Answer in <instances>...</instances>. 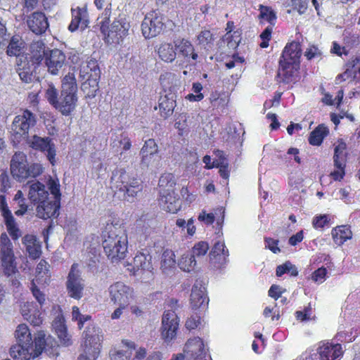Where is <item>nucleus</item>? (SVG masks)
Listing matches in <instances>:
<instances>
[{"label":"nucleus","instance_id":"2eb2a0df","mask_svg":"<svg viewBox=\"0 0 360 360\" xmlns=\"http://www.w3.org/2000/svg\"><path fill=\"white\" fill-rule=\"evenodd\" d=\"M129 28V24L123 19L114 21L107 34L105 32L104 25L101 26L102 32L104 33L105 41L108 44H119L127 34Z\"/></svg>","mask_w":360,"mask_h":360},{"label":"nucleus","instance_id":"8fccbe9b","mask_svg":"<svg viewBox=\"0 0 360 360\" xmlns=\"http://www.w3.org/2000/svg\"><path fill=\"white\" fill-rule=\"evenodd\" d=\"M47 186L51 195L53 196V200H58L60 202L61 194L60 191L59 180L58 179H53L50 176L47 181Z\"/></svg>","mask_w":360,"mask_h":360},{"label":"nucleus","instance_id":"c756f323","mask_svg":"<svg viewBox=\"0 0 360 360\" xmlns=\"http://www.w3.org/2000/svg\"><path fill=\"white\" fill-rule=\"evenodd\" d=\"M131 266L132 269H131L130 271H133L134 274H136L139 271H151L153 269L151 256L143 252H139L134 257Z\"/></svg>","mask_w":360,"mask_h":360},{"label":"nucleus","instance_id":"aec40b11","mask_svg":"<svg viewBox=\"0 0 360 360\" xmlns=\"http://www.w3.org/2000/svg\"><path fill=\"white\" fill-rule=\"evenodd\" d=\"M0 210L4 217L8 232L13 240L18 239L21 236L20 231L8 207L5 196L2 195H0Z\"/></svg>","mask_w":360,"mask_h":360},{"label":"nucleus","instance_id":"603ef678","mask_svg":"<svg viewBox=\"0 0 360 360\" xmlns=\"http://www.w3.org/2000/svg\"><path fill=\"white\" fill-rule=\"evenodd\" d=\"M45 98L49 103L56 108L59 101V98L58 91L52 84H49L46 89Z\"/></svg>","mask_w":360,"mask_h":360},{"label":"nucleus","instance_id":"864d4df0","mask_svg":"<svg viewBox=\"0 0 360 360\" xmlns=\"http://www.w3.org/2000/svg\"><path fill=\"white\" fill-rule=\"evenodd\" d=\"M176 81V75L172 72H165L160 77V84L165 91L167 89L170 90Z\"/></svg>","mask_w":360,"mask_h":360},{"label":"nucleus","instance_id":"dca6fc26","mask_svg":"<svg viewBox=\"0 0 360 360\" xmlns=\"http://www.w3.org/2000/svg\"><path fill=\"white\" fill-rule=\"evenodd\" d=\"M27 156L22 152L15 153L11 160L10 170L13 177L18 181H23L27 179Z\"/></svg>","mask_w":360,"mask_h":360},{"label":"nucleus","instance_id":"bf43d9fd","mask_svg":"<svg viewBox=\"0 0 360 360\" xmlns=\"http://www.w3.org/2000/svg\"><path fill=\"white\" fill-rule=\"evenodd\" d=\"M43 172L42 166L39 163H32L27 165V179L28 177H36Z\"/></svg>","mask_w":360,"mask_h":360},{"label":"nucleus","instance_id":"3c124183","mask_svg":"<svg viewBox=\"0 0 360 360\" xmlns=\"http://www.w3.org/2000/svg\"><path fill=\"white\" fill-rule=\"evenodd\" d=\"M198 41L202 47L207 49L213 43V34L209 30H203L198 35Z\"/></svg>","mask_w":360,"mask_h":360},{"label":"nucleus","instance_id":"37998d69","mask_svg":"<svg viewBox=\"0 0 360 360\" xmlns=\"http://www.w3.org/2000/svg\"><path fill=\"white\" fill-rule=\"evenodd\" d=\"M176 264L175 255L173 251L166 250L163 252L161 260V269L163 272L166 273L167 271L174 267Z\"/></svg>","mask_w":360,"mask_h":360},{"label":"nucleus","instance_id":"393cba45","mask_svg":"<svg viewBox=\"0 0 360 360\" xmlns=\"http://www.w3.org/2000/svg\"><path fill=\"white\" fill-rule=\"evenodd\" d=\"M30 30L36 34H41L46 32L49 27L46 17L42 12H34L27 20Z\"/></svg>","mask_w":360,"mask_h":360},{"label":"nucleus","instance_id":"052dcab7","mask_svg":"<svg viewBox=\"0 0 360 360\" xmlns=\"http://www.w3.org/2000/svg\"><path fill=\"white\" fill-rule=\"evenodd\" d=\"M111 360H129L131 353L122 350H112L110 353Z\"/></svg>","mask_w":360,"mask_h":360},{"label":"nucleus","instance_id":"de8ad7c7","mask_svg":"<svg viewBox=\"0 0 360 360\" xmlns=\"http://www.w3.org/2000/svg\"><path fill=\"white\" fill-rule=\"evenodd\" d=\"M111 146L113 148L122 146V150L127 151L131 148V142L130 139L124 134H122L120 136H116L111 143Z\"/></svg>","mask_w":360,"mask_h":360},{"label":"nucleus","instance_id":"39448f33","mask_svg":"<svg viewBox=\"0 0 360 360\" xmlns=\"http://www.w3.org/2000/svg\"><path fill=\"white\" fill-rule=\"evenodd\" d=\"M302 49L299 42L288 44L282 53L279 64L278 75L289 80L300 67Z\"/></svg>","mask_w":360,"mask_h":360},{"label":"nucleus","instance_id":"680f3d73","mask_svg":"<svg viewBox=\"0 0 360 360\" xmlns=\"http://www.w3.org/2000/svg\"><path fill=\"white\" fill-rule=\"evenodd\" d=\"M292 6L300 14H303L307 9L309 0H291Z\"/></svg>","mask_w":360,"mask_h":360},{"label":"nucleus","instance_id":"a878e982","mask_svg":"<svg viewBox=\"0 0 360 360\" xmlns=\"http://www.w3.org/2000/svg\"><path fill=\"white\" fill-rule=\"evenodd\" d=\"M52 327L60 339L61 344L65 346H69L72 344L71 339L67 332L65 319L60 311L57 312L53 321Z\"/></svg>","mask_w":360,"mask_h":360},{"label":"nucleus","instance_id":"c03bdc74","mask_svg":"<svg viewBox=\"0 0 360 360\" xmlns=\"http://www.w3.org/2000/svg\"><path fill=\"white\" fill-rule=\"evenodd\" d=\"M259 18L260 19L267 21L271 25H275L277 16L276 12L271 7L260 4L259 6Z\"/></svg>","mask_w":360,"mask_h":360},{"label":"nucleus","instance_id":"f3484780","mask_svg":"<svg viewBox=\"0 0 360 360\" xmlns=\"http://www.w3.org/2000/svg\"><path fill=\"white\" fill-rule=\"evenodd\" d=\"M341 345L330 342H321L314 354L315 359L319 360H338L342 356Z\"/></svg>","mask_w":360,"mask_h":360},{"label":"nucleus","instance_id":"58836bf2","mask_svg":"<svg viewBox=\"0 0 360 360\" xmlns=\"http://www.w3.org/2000/svg\"><path fill=\"white\" fill-rule=\"evenodd\" d=\"M85 11H82L79 8L76 9H72V20L68 27V29L71 32H74L81 26V28L84 30L86 26V20L84 19Z\"/></svg>","mask_w":360,"mask_h":360},{"label":"nucleus","instance_id":"412c9836","mask_svg":"<svg viewBox=\"0 0 360 360\" xmlns=\"http://www.w3.org/2000/svg\"><path fill=\"white\" fill-rule=\"evenodd\" d=\"M229 250L223 241H217L210 253V259L214 268L221 269L228 262Z\"/></svg>","mask_w":360,"mask_h":360},{"label":"nucleus","instance_id":"6e6552de","mask_svg":"<svg viewBox=\"0 0 360 360\" xmlns=\"http://www.w3.org/2000/svg\"><path fill=\"white\" fill-rule=\"evenodd\" d=\"M65 285L67 293L70 297L78 300L83 297L85 285L77 264L72 265L67 277Z\"/></svg>","mask_w":360,"mask_h":360},{"label":"nucleus","instance_id":"f704fd0d","mask_svg":"<svg viewBox=\"0 0 360 360\" xmlns=\"http://www.w3.org/2000/svg\"><path fill=\"white\" fill-rule=\"evenodd\" d=\"M176 106L174 96L172 94L161 96L159 101V108L161 116L164 118L169 117Z\"/></svg>","mask_w":360,"mask_h":360},{"label":"nucleus","instance_id":"49530a36","mask_svg":"<svg viewBox=\"0 0 360 360\" xmlns=\"http://www.w3.org/2000/svg\"><path fill=\"white\" fill-rule=\"evenodd\" d=\"M45 333L43 331L37 333V336L34 338L33 341V354L34 357H37L41 354L42 351L45 348L46 340Z\"/></svg>","mask_w":360,"mask_h":360},{"label":"nucleus","instance_id":"1a4fd4ad","mask_svg":"<svg viewBox=\"0 0 360 360\" xmlns=\"http://www.w3.org/2000/svg\"><path fill=\"white\" fill-rule=\"evenodd\" d=\"M141 166L142 168L156 169L160 166V157L158 155V147L154 139L145 141L141 149Z\"/></svg>","mask_w":360,"mask_h":360},{"label":"nucleus","instance_id":"e2e57ef3","mask_svg":"<svg viewBox=\"0 0 360 360\" xmlns=\"http://www.w3.org/2000/svg\"><path fill=\"white\" fill-rule=\"evenodd\" d=\"M326 268H319L313 273L311 279L316 283H322L326 280Z\"/></svg>","mask_w":360,"mask_h":360},{"label":"nucleus","instance_id":"a211bd4d","mask_svg":"<svg viewBox=\"0 0 360 360\" xmlns=\"http://www.w3.org/2000/svg\"><path fill=\"white\" fill-rule=\"evenodd\" d=\"M186 358L188 360H205L207 352L200 338L189 339L184 349Z\"/></svg>","mask_w":360,"mask_h":360},{"label":"nucleus","instance_id":"4c0bfd02","mask_svg":"<svg viewBox=\"0 0 360 360\" xmlns=\"http://www.w3.org/2000/svg\"><path fill=\"white\" fill-rule=\"evenodd\" d=\"M332 236L335 244L342 245L347 240L352 238V233L347 226H339L333 229Z\"/></svg>","mask_w":360,"mask_h":360},{"label":"nucleus","instance_id":"423d86ee","mask_svg":"<svg viewBox=\"0 0 360 360\" xmlns=\"http://www.w3.org/2000/svg\"><path fill=\"white\" fill-rule=\"evenodd\" d=\"M37 123L36 115L28 110H23L13 119L10 128V134L14 141L19 143L27 138L29 131Z\"/></svg>","mask_w":360,"mask_h":360},{"label":"nucleus","instance_id":"a18cd8bd","mask_svg":"<svg viewBox=\"0 0 360 360\" xmlns=\"http://www.w3.org/2000/svg\"><path fill=\"white\" fill-rule=\"evenodd\" d=\"M22 41L19 36H13L8 45L7 54L10 56H18L22 47Z\"/></svg>","mask_w":360,"mask_h":360},{"label":"nucleus","instance_id":"9b49d317","mask_svg":"<svg viewBox=\"0 0 360 360\" xmlns=\"http://www.w3.org/2000/svg\"><path fill=\"white\" fill-rule=\"evenodd\" d=\"M163 27L162 15L153 11L147 13L141 24V31L143 37L150 39L159 34Z\"/></svg>","mask_w":360,"mask_h":360},{"label":"nucleus","instance_id":"69168bd1","mask_svg":"<svg viewBox=\"0 0 360 360\" xmlns=\"http://www.w3.org/2000/svg\"><path fill=\"white\" fill-rule=\"evenodd\" d=\"M272 26H268L260 34V37L262 39L260 46L262 48H266L269 46V41L271 39Z\"/></svg>","mask_w":360,"mask_h":360},{"label":"nucleus","instance_id":"79ce46f5","mask_svg":"<svg viewBox=\"0 0 360 360\" xmlns=\"http://www.w3.org/2000/svg\"><path fill=\"white\" fill-rule=\"evenodd\" d=\"M197 261L191 253H186L181 256L179 261L178 265L179 268L187 272H191L195 269Z\"/></svg>","mask_w":360,"mask_h":360},{"label":"nucleus","instance_id":"7ed1b4c3","mask_svg":"<svg viewBox=\"0 0 360 360\" xmlns=\"http://www.w3.org/2000/svg\"><path fill=\"white\" fill-rule=\"evenodd\" d=\"M82 352L77 360H96L100 354L103 333L101 328L94 325L86 328L82 335Z\"/></svg>","mask_w":360,"mask_h":360},{"label":"nucleus","instance_id":"5fc2aeb1","mask_svg":"<svg viewBox=\"0 0 360 360\" xmlns=\"http://www.w3.org/2000/svg\"><path fill=\"white\" fill-rule=\"evenodd\" d=\"M176 225L181 228L182 231L186 229V233L189 236H193L195 232V227L193 225V219L192 218L189 219L187 221L184 219H178L176 221Z\"/></svg>","mask_w":360,"mask_h":360},{"label":"nucleus","instance_id":"4468645a","mask_svg":"<svg viewBox=\"0 0 360 360\" xmlns=\"http://www.w3.org/2000/svg\"><path fill=\"white\" fill-rule=\"evenodd\" d=\"M177 60L179 66H184L185 63L191 64V60L195 61L198 55L195 51L193 44L187 39H181L174 41Z\"/></svg>","mask_w":360,"mask_h":360},{"label":"nucleus","instance_id":"bb28decb","mask_svg":"<svg viewBox=\"0 0 360 360\" xmlns=\"http://www.w3.org/2000/svg\"><path fill=\"white\" fill-rule=\"evenodd\" d=\"M160 205L168 212L176 213L181 208V201L175 191L160 195Z\"/></svg>","mask_w":360,"mask_h":360},{"label":"nucleus","instance_id":"338daca9","mask_svg":"<svg viewBox=\"0 0 360 360\" xmlns=\"http://www.w3.org/2000/svg\"><path fill=\"white\" fill-rule=\"evenodd\" d=\"M329 220L328 215L323 214L316 216L313 219V226L316 229L323 228L327 224Z\"/></svg>","mask_w":360,"mask_h":360},{"label":"nucleus","instance_id":"a19ab883","mask_svg":"<svg viewBox=\"0 0 360 360\" xmlns=\"http://www.w3.org/2000/svg\"><path fill=\"white\" fill-rule=\"evenodd\" d=\"M328 134V129L323 125H319L310 134L309 142L313 146H319Z\"/></svg>","mask_w":360,"mask_h":360},{"label":"nucleus","instance_id":"7c9ffc66","mask_svg":"<svg viewBox=\"0 0 360 360\" xmlns=\"http://www.w3.org/2000/svg\"><path fill=\"white\" fill-rule=\"evenodd\" d=\"M30 52L32 60L37 64H39L49 53L45 44L41 40L34 41L31 44Z\"/></svg>","mask_w":360,"mask_h":360},{"label":"nucleus","instance_id":"f03ea898","mask_svg":"<svg viewBox=\"0 0 360 360\" xmlns=\"http://www.w3.org/2000/svg\"><path fill=\"white\" fill-rule=\"evenodd\" d=\"M110 187L115 193H122L128 201L131 202L143 188L139 179L131 176L125 169L121 168L112 172Z\"/></svg>","mask_w":360,"mask_h":360},{"label":"nucleus","instance_id":"e433bc0d","mask_svg":"<svg viewBox=\"0 0 360 360\" xmlns=\"http://www.w3.org/2000/svg\"><path fill=\"white\" fill-rule=\"evenodd\" d=\"M15 338L18 344L33 346L31 332L26 324H20L15 331Z\"/></svg>","mask_w":360,"mask_h":360},{"label":"nucleus","instance_id":"5701e85b","mask_svg":"<svg viewBox=\"0 0 360 360\" xmlns=\"http://www.w3.org/2000/svg\"><path fill=\"white\" fill-rule=\"evenodd\" d=\"M60 202L49 198L38 203L36 208L37 216L39 218L46 219L51 217H56L58 215Z\"/></svg>","mask_w":360,"mask_h":360},{"label":"nucleus","instance_id":"9d476101","mask_svg":"<svg viewBox=\"0 0 360 360\" xmlns=\"http://www.w3.org/2000/svg\"><path fill=\"white\" fill-rule=\"evenodd\" d=\"M108 291L110 300L113 304H129L134 297V289L120 281L111 284Z\"/></svg>","mask_w":360,"mask_h":360},{"label":"nucleus","instance_id":"6e6d98bb","mask_svg":"<svg viewBox=\"0 0 360 360\" xmlns=\"http://www.w3.org/2000/svg\"><path fill=\"white\" fill-rule=\"evenodd\" d=\"M208 250V243L204 241H200L194 245L191 253L193 255L195 258H199L202 256L205 255Z\"/></svg>","mask_w":360,"mask_h":360},{"label":"nucleus","instance_id":"2f4dec72","mask_svg":"<svg viewBox=\"0 0 360 360\" xmlns=\"http://www.w3.org/2000/svg\"><path fill=\"white\" fill-rule=\"evenodd\" d=\"M22 243L26 248L30 257L37 259L40 257L41 253V245L37 240L36 236L33 235H26L22 238Z\"/></svg>","mask_w":360,"mask_h":360},{"label":"nucleus","instance_id":"4d7b16f0","mask_svg":"<svg viewBox=\"0 0 360 360\" xmlns=\"http://www.w3.org/2000/svg\"><path fill=\"white\" fill-rule=\"evenodd\" d=\"M334 166L335 167V169L330 173V176L335 181H340L341 179H343L345 174V163H341L340 165V163L336 164L334 162Z\"/></svg>","mask_w":360,"mask_h":360},{"label":"nucleus","instance_id":"20e7f679","mask_svg":"<svg viewBox=\"0 0 360 360\" xmlns=\"http://www.w3.org/2000/svg\"><path fill=\"white\" fill-rule=\"evenodd\" d=\"M77 85L74 73L69 72L62 80V90L56 109L63 115H69L75 108L77 101Z\"/></svg>","mask_w":360,"mask_h":360},{"label":"nucleus","instance_id":"13d9d810","mask_svg":"<svg viewBox=\"0 0 360 360\" xmlns=\"http://www.w3.org/2000/svg\"><path fill=\"white\" fill-rule=\"evenodd\" d=\"M200 323L201 321L200 316L197 314H195L191 315L186 319L185 323V327L188 330H191L197 328L200 325Z\"/></svg>","mask_w":360,"mask_h":360},{"label":"nucleus","instance_id":"cd10ccee","mask_svg":"<svg viewBox=\"0 0 360 360\" xmlns=\"http://www.w3.org/2000/svg\"><path fill=\"white\" fill-rule=\"evenodd\" d=\"M79 75L83 79L96 81L100 76V70L97 60L90 58L83 62L79 68Z\"/></svg>","mask_w":360,"mask_h":360},{"label":"nucleus","instance_id":"f8f14e48","mask_svg":"<svg viewBox=\"0 0 360 360\" xmlns=\"http://www.w3.org/2000/svg\"><path fill=\"white\" fill-rule=\"evenodd\" d=\"M27 143L30 148L45 152L48 160L52 165H55L56 150L55 144L51 141L50 138H42L37 135H34L32 137H27Z\"/></svg>","mask_w":360,"mask_h":360},{"label":"nucleus","instance_id":"ea45409f","mask_svg":"<svg viewBox=\"0 0 360 360\" xmlns=\"http://www.w3.org/2000/svg\"><path fill=\"white\" fill-rule=\"evenodd\" d=\"M158 53L161 60L167 63H172L176 58V48L169 43L162 44L158 49Z\"/></svg>","mask_w":360,"mask_h":360},{"label":"nucleus","instance_id":"774afa93","mask_svg":"<svg viewBox=\"0 0 360 360\" xmlns=\"http://www.w3.org/2000/svg\"><path fill=\"white\" fill-rule=\"evenodd\" d=\"M278 240H274L271 238H265V247L269 249L272 252L277 254L281 252L280 248L278 246Z\"/></svg>","mask_w":360,"mask_h":360},{"label":"nucleus","instance_id":"0e129e2a","mask_svg":"<svg viewBox=\"0 0 360 360\" xmlns=\"http://www.w3.org/2000/svg\"><path fill=\"white\" fill-rule=\"evenodd\" d=\"M31 290L35 299L37 302L42 305L46 301L45 295L41 292L37 287L34 281H32L31 283Z\"/></svg>","mask_w":360,"mask_h":360},{"label":"nucleus","instance_id":"0eeeda50","mask_svg":"<svg viewBox=\"0 0 360 360\" xmlns=\"http://www.w3.org/2000/svg\"><path fill=\"white\" fill-rule=\"evenodd\" d=\"M0 261L3 274L6 277L13 276L17 272V264L15 261L13 246L6 233L0 236Z\"/></svg>","mask_w":360,"mask_h":360},{"label":"nucleus","instance_id":"b1692460","mask_svg":"<svg viewBox=\"0 0 360 360\" xmlns=\"http://www.w3.org/2000/svg\"><path fill=\"white\" fill-rule=\"evenodd\" d=\"M27 186L28 198L32 202L38 204L49 199V192L42 183L38 181H30Z\"/></svg>","mask_w":360,"mask_h":360},{"label":"nucleus","instance_id":"ddd939ff","mask_svg":"<svg viewBox=\"0 0 360 360\" xmlns=\"http://www.w3.org/2000/svg\"><path fill=\"white\" fill-rule=\"evenodd\" d=\"M179 325V319L174 311H165L162 319L161 335L165 342H169L175 338Z\"/></svg>","mask_w":360,"mask_h":360},{"label":"nucleus","instance_id":"09e8293b","mask_svg":"<svg viewBox=\"0 0 360 360\" xmlns=\"http://www.w3.org/2000/svg\"><path fill=\"white\" fill-rule=\"evenodd\" d=\"M346 144L344 142H339L335 148L333 162L336 164L345 163L346 162Z\"/></svg>","mask_w":360,"mask_h":360},{"label":"nucleus","instance_id":"f257e3e1","mask_svg":"<svg viewBox=\"0 0 360 360\" xmlns=\"http://www.w3.org/2000/svg\"><path fill=\"white\" fill-rule=\"evenodd\" d=\"M127 236L121 227L108 225L103 233V247L107 257L112 262L122 259L127 252Z\"/></svg>","mask_w":360,"mask_h":360},{"label":"nucleus","instance_id":"72a5a7b5","mask_svg":"<svg viewBox=\"0 0 360 360\" xmlns=\"http://www.w3.org/2000/svg\"><path fill=\"white\" fill-rule=\"evenodd\" d=\"M51 274L49 270V264L41 259L36 267V276L34 282L41 285H47L51 280Z\"/></svg>","mask_w":360,"mask_h":360},{"label":"nucleus","instance_id":"473e14b6","mask_svg":"<svg viewBox=\"0 0 360 360\" xmlns=\"http://www.w3.org/2000/svg\"><path fill=\"white\" fill-rule=\"evenodd\" d=\"M21 314L25 319L30 321L34 326H39L42 322L41 318L37 311L33 302H25L21 306Z\"/></svg>","mask_w":360,"mask_h":360},{"label":"nucleus","instance_id":"4be33fe9","mask_svg":"<svg viewBox=\"0 0 360 360\" xmlns=\"http://www.w3.org/2000/svg\"><path fill=\"white\" fill-rule=\"evenodd\" d=\"M65 62V54L59 49H53L49 51V56L45 58V63L49 72L56 75L63 67Z\"/></svg>","mask_w":360,"mask_h":360},{"label":"nucleus","instance_id":"6ab92c4d","mask_svg":"<svg viewBox=\"0 0 360 360\" xmlns=\"http://www.w3.org/2000/svg\"><path fill=\"white\" fill-rule=\"evenodd\" d=\"M205 284L197 280L193 285L191 293V305L193 309H205L208 304Z\"/></svg>","mask_w":360,"mask_h":360},{"label":"nucleus","instance_id":"c9c22d12","mask_svg":"<svg viewBox=\"0 0 360 360\" xmlns=\"http://www.w3.org/2000/svg\"><path fill=\"white\" fill-rule=\"evenodd\" d=\"M176 183V179L172 173L162 174L158 183L160 195L175 191Z\"/></svg>","mask_w":360,"mask_h":360},{"label":"nucleus","instance_id":"c85d7f7f","mask_svg":"<svg viewBox=\"0 0 360 360\" xmlns=\"http://www.w3.org/2000/svg\"><path fill=\"white\" fill-rule=\"evenodd\" d=\"M10 355L15 360H30L34 359L33 346L16 343L10 349Z\"/></svg>","mask_w":360,"mask_h":360}]
</instances>
